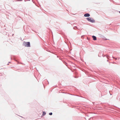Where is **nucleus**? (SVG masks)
<instances>
[{"instance_id": "obj_1", "label": "nucleus", "mask_w": 120, "mask_h": 120, "mask_svg": "<svg viewBox=\"0 0 120 120\" xmlns=\"http://www.w3.org/2000/svg\"><path fill=\"white\" fill-rule=\"evenodd\" d=\"M23 45L24 46L27 47H29L30 46V43L29 42H24L23 43Z\"/></svg>"}, {"instance_id": "obj_2", "label": "nucleus", "mask_w": 120, "mask_h": 120, "mask_svg": "<svg viewBox=\"0 0 120 120\" xmlns=\"http://www.w3.org/2000/svg\"><path fill=\"white\" fill-rule=\"evenodd\" d=\"M86 19L89 22H95V20H94L92 18L88 17Z\"/></svg>"}, {"instance_id": "obj_3", "label": "nucleus", "mask_w": 120, "mask_h": 120, "mask_svg": "<svg viewBox=\"0 0 120 120\" xmlns=\"http://www.w3.org/2000/svg\"><path fill=\"white\" fill-rule=\"evenodd\" d=\"M90 16L89 14L88 13H86L84 14V16L85 17H89Z\"/></svg>"}, {"instance_id": "obj_4", "label": "nucleus", "mask_w": 120, "mask_h": 120, "mask_svg": "<svg viewBox=\"0 0 120 120\" xmlns=\"http://www.w3.org/2000/svg\"><path fill=\"white\" fill-rule=\"evenodd\" d=\"M92 37L93 38V39L94 40H96V39H97L96 38V37L95 36H92Z\"/></svg>"}, {"instance_id": "obj_5", "label": "nucleus", "mask_w": 120, "mask_h": 120, "mask_svg": "<svg viewBox=\"0 0 120 120\" xmlns=\"http://www.w3.org/2000/svg\"><path fill=\"white\" fill-rule=\"evenodd\" d=\"M43 113L42 115V116H44L45 115L46 113H45V111H43Z\"/></svg>"}, {"instance_id": "obj_6", "label": "nucleus", "mask_w": 120, "mask_h": 120, "mask_svg": "<svg viewBox=\"0 0 120 120\" xmlns=\"http://www.w3.org/2000/svg\"><path fill=\"white\" fill-rule=\"evenodd\" d=\"M49 114L50 115H52V112H50L49 113Z\"/></svg>"}, {"instance_id": "obj_7", "label": "nucleus", "mask_w": 120, "mask_h": 120, "mask_svg": "<svg viewBox=\"0 0 120 120\" xmlns=\"http://www.w3.org/2000/svg\"><path fill=\"white\" fill-rule=\"evenodd\" d=\"M113 58H115V59L116 60L117 59L116 58H115L114 57H113Z\"/></svg>"}, {"instance_id": "obj_8", "label": "nucleus", "mask_w": 120, "mask_h": 120, "mask_svg": "<svg viewBox=\"0 0 120 120\" xmlns=\"http://www.w3.org/2000/svg\"><path fill=\"white\" fill-rule=\"evenodd\" d=\"M119 13L120 14V11H119Z\"/></svg>"}, {"instance_id": "obj_9", "label": "nucleus", "mask_w": 120, "mask_h": 120, "mask_svg": "<svg viewBox=\"0 0 120 120\" xmlns=\"http://www.w3.org/2000/svg\"><path fill=\"white\" fill-rule=\"evenodd\" d=\"M26 1L25 0V1Z\"/></svg>"}]
</instances>
